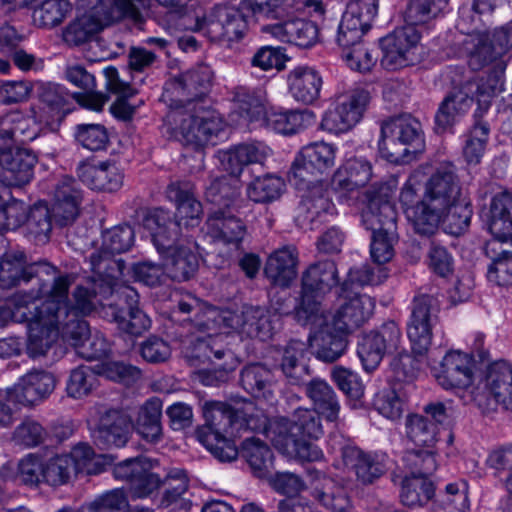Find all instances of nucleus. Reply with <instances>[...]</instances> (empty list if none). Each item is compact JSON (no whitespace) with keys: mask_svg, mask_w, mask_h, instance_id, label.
I'll return each instance as SVG.
<instances>
[{"mask_svg":"<svg viewBox=\"0 0 512 512\" xmlns=\"http://www.w3.org/2000/svg\"><path fill=\"white\" fill-rule=\"evenodd\" d=\"M252 409V404L234 409L225 402L205 401L202 405L205 423L196 431L198 441L219 461L230 462L238 456L234 438L241 431L257 430L263 425L267 438L273 439V436H278L274 431L275 426L285 421L287 436L318 439L323 435L321 414L313 409L297 408L291 419L276 418L268 425L265 420L260 423L258 414L249 413Z\"/></svg>","mask_w":512,"mask_h":512,"instance_id":"1","label":"nucleus"},{"mask_svg":"<svg viewBox=\"0 0 512 512\" xmlns=\"http://www.w3.org/2000/svg\"><path fill=\"white\" fill-rule=\"evenodd\" d=\"M75 279L73 273H61L56 267L48 286L43 284L40 326L35 324L32 328V347L36 351H48L59 337H69L76 344L88 335L89 325L83 317L96 309L100 299H96L89 286L77 285L71 301L69 291Z\"/></svg>","mask_w":512,"mask_h":512,"instance_id":"2","label":"nucleus"},{"mask_svg":"<svg viewBox=\"0 0 512 512\" xmlns=\"http://www.w3.org/2000/svg\"><path fill=\"white\" fill-rule=\"evenodd\" d=\"M177 307L181 313L191 314L188 320L197 331L208 337L218 335L219 340L227 332L225 329L262 341L270 339L275 330L270 311L259 306H244L239 312L220 311L186 293L178 300Z\"/></svg>","mask_w":512,"mask_h":512,"instance_id":"3","label":"nucleus"},{"mask_svg":"<svg viewBox=\"0 0 512 512\" xmlns=\"http://www.w3.org/2000/svg\"><path fill=\"white\" fill-rule=\"evenodd\" d=\"M463 197L462 186L454 167L444 164L425 182L421 200L416 199L413 186L406 184L400 193V202L410 223L428 214L426 224L434 226L440 215Z\"/></svg>","mask_w":512,"mask_h":512,"instance_id":"4","label":"nucleus"},{"mask_svg":"<svg viewBox=\"0 0 512 512\" xmlns=\"http://www.w3.org/2000/svg\"><path fill=\"white\" fill-rule=\"evenodd\" d=\"M143 226L150 232L152 242L161 256L166 274L181 282L192 278L198 270V257L177 237V224L170 219V212L158 208L149 213Z\"/></svg>","mask_w":512,"mask_h":512,"instance_id":"5","label":"nucleus"},{"mask_svg":"<svg viewBox=\"0 0 512 512\" xmlns=\"http://www.w3.org/2000/svg\"><path fill=\"white\" fill-rule=\"evenodd\" d=\"M489 231L494 239L486 246L492 259L487 277L490 282L503 286L512 282V193L495 194L489 209Z\"/></svg>","mask_w":512,"mask_h":512,"instance_id":"6","label":"nucleus"},{"mask_svg":"<svg viewBox=\"0 0 512 512\" xmlns=\"http://www.w3.org/2000/svg\"><path fill=\"white\" fill-rule=\"evenodd\" d=\"M55 266L47 261L40 260L28 263L24 251L15 249L6 252L0 261V288L11 289L24 283H32L28 290H18L15 293H24L35 296V302L42 299L45 292H40L43 284L48 286L51 277L55 274Z\"/></svg>","mask_w":512,"mask_h":512,"instance_id":"7","label":"nucleus"},{"mask_svg":"<svg viewBox=\"0 0 512 512\" xmlns=\"http://www.w3.org/2000/svg\"><path fill=\"white\" fill-rule=\"evenodd\" d=\"M378 146L381 155L389 162L404 161L424 146L421 123L410 114H402L384 121Z\"/></svg>","mask_w":512,"mask_h":512,"instance_id":"8","label":"nucleus"},{"mask_svg":"<svg viewBox=\"0 0 512 512\" xmlns=\"http://www.w3.org/2000/svg\"><path fill=\"white\" fill-rule=\"evenodd\" d=\"M168 119L175 124L182 140L195 146L214 144V139L224 129L220 115L204 105L175 108L168 114Z\"/></svg>","mask_w":512,"mask_h":512,"instance_id":"9","label":"nucleus"},{"mask_svg":"<svg viewBox=\"0 0 512 512\" xmlns=\"http://www.w3.org/2000/svg\"><path fill=\"white\" fill-rule=\"evenodd\" d=\"M470 394L483 412L492 410L493 403L512 411V365L503 360L487 365L477 374Z\"/></svg>","mask_w":512,"mask_h":512,"instance_id":"10","label":"nucleus"},{"mask_svg":"<svg viewBox=\"0 0 512 512\" xmlns=\"http://www.w3.org/2000/svg\"><path fill=\"white\" fill-rule=\"evenodd\" d=\"M338 283L337 268L333 261L311 265L302 276L301 302L296 308V319L317 317L321 309L320 297Z\"/></svg>","mask_w":512,"mask_h":512,"instance_id":"11","label":"nucleus"},{"mask_svg":"<svg viewBox=\"0 0 512 512\" xmlns=\"http://www.w3.org/2000/svg\"><path fill=\"white\" fill-rule=\"evenodd\" d=\"M297 321L302 325H311L308 341L318 359L334 362L343 355L349 332L341 329L340 325H335L332 319L328 321L323 311L318 312L317 317Z\"/></svg>","mask_w":512,"mask_h":512,"instance_id":"12","label":"nucleus"},{"mask_svg":"<svg viewBox=\"0 0 512 512\" xmlns=\"http://www.w3.org/2000/svg\"><path fill=\"white\" fill-rule=\"evenodd\" d=\"M337 147L324 141L310 143L297 154L290 171V181L309 187L313 177L330 171L336 161Z\"/></svg>","mask_w":512,"mask_h":512,"instance_id":"13","label":"nucleus"},{"mask_svg":"<svg viewBox=\"0 0 512 512\" xmlns=\"http://www.w3.org/2000/svg\"><path fill=\"white\" fill-rule=\"evenodd\" d=\"M212 79L211 68L208 65H199L167 82L164 97L168 98L175 108L202 105L200 102H203V98L209 92Z\"/></svg>","mask_w":512,"mask_h":512,"instance_id":"14","label":"nucleus"},{"mask_svg":"<svg viewBox=\"0 0 512 512\" xmlns=\"http://www.w3.org/2000/svg\"><path fill=\"white\" fill-rule=\"evenodd\" d=\"M420 33L412 26L395 29L380 41L381 65L387 70H397L413 65L420 59Z\"/></svg>","mask_w":512,"mask_h":512,"instance_id":"15","label":"nucleus"},{"mask_svg":"<svg viewBox=\"0 0 512 512\" xmlns=\"http://www.w3.org/2000/svg\"><path fill=\"white\" fill-rule=\"evenodd\" d=\"M369 100V93L363 89H355L339 96L324 113L321 129L333 134L349 131L361 120Z\"/></svg>","mask_w":512,"mask_h":512,"instance_id":"16","label":"nucleus"},{"mask_svg":"<svg viewBox=\"0 0 512 512\" xmlns=\"http://www.w3.org/2000/svg\"><path fill=\"white\" fill-rule=\"evenodd\" d=\"M247 29L242 12L235 6L216 5L208 16L197 17L193 28L202 31L212 41L240 40Z\"/></svg>","mask_w":512,"mask_h":512,"instance_id":"17","label":"nucleus"},{"mask_svg":"<svg viewBox=\"0 0 512 512\" xmlns=\"http://www.w3.org/2000/svg\"><path fill=\"white\" fill-rule=\"evenodd\" d=\"M438 311L439 301L432 295H418L413 300L407 335L417 355L425 354L431 345L432 328L437 322Z\"/></svg>","mask_w":512,"mask_h":512,"instance_id":"18","label":"nucleus"},{"mask_svg":"<svg viewBox=\"0 0 512 512\" xmlns=\"http://www.w3.org/2000/svg\"><path fill=\"white\" fill-rule=\"evenodd\" d=\"M475 362L471 355L459 350L448 351L439 366L434 368L437 383L455 392L472 389L477 381Z\"/></svg>","mask_w":512,"mask_h":512,"instance_id":"19","label":"nucleus"},{"mask_svg":"<svg viewBox=\"0 0 512 512\" xmlns=\"http://www.w3.org/2000/svg\"><path fill=\"white\" fill-rule=\"evenodd\" d=\"M401 332L394 321L382 325L379 331H371L361 338L357 354L367 372L375 370L380 364L386 351H396L399 348Z\"/></svg>","mask_w":512,"mask_h":512,"instance_id":"20","label":"nucleus"},{"mask_svg":"<svg viewBox=\"0 0 512 512\" xmlns=\"http://www.w3.org/2000/svg\"><path fill=\"white\" fill-rule=\"evenodd\" d=\"M393 191L384 184L367 192L368 203L361 214L362 223L366 229L397 230V211L391 201Z\"/></svg>","mask_w":512,"mask_h":512,"instance_id":"21","label":"nucleus"},{"mask_svg":"<svg viewBox=\"0 0 512 512\" xmlns=\"http://www.w3.org/2000/svg\"><path fill=\"white\" fill-rule=\"evenodd\" d=\"M150 460L137 457L126 459L113 468L115 478L129 483L135 497L142 498L151 494L161 484V476L154 470Z\"/></svg>","mask_w":512,"mask_h":512,"instance_id":"22","label":"nucleus"},{"mask_svg":"<svg viewBox=\"0 0 512 512\" xmlns=\"http://www.w3.org/2000/svg\"><path fill=\"white\" fill-rule=\"evenodd\" d=\"M35 296L24 293H13L3 304H0V327L9 322L28 323L27 351L32 357L45 355L48 351L38 352L32 347V328L39 324L38 312L40 304L35 305Z\"/></svg>","mask_w":512,"mask_h":512,"instance_id":"23","label":"nucleus"},{"mask_svg":"<svg viewBox=\"0 0 512 512\" xmlns=\"http://www.w3.org/2000/svg\"><path fill=\"white\" fill-rule=\"evenodd\" d=\"M55 385L56 380L52 373L33 370L23 375L14 386L6 389V399L23 406H33L47 398Z\"/></svg>","mask_w":512,"mask_h":512,"instance_id":"24","label":"nucleus"},{"mask_svg":"<svg viewBox=\"0 0 512 512\" xmlns=\"http://www.w3.org/2000/svg\"><path fill=\"white\" fill-rule=\"evenodd\" d=\"M473 211L470 202L464 196L463 198L451 204L446 211L440 215L439 219L434 223L435 225L426 224L428 214L419 217L417 220L411 222L414 231L423 236L433 235L440 225H442L445 232L448 234L459 236L463 234L469 227Z\"/></svg>","mask_w":512,"mask_h":512,"instance_id":"25","label":"nucleus"},{"mask_svg":"<svg viewBox=\"0 0 512 512\" xmlns=\"http://www.w3.org/2000/svg\"><path fill=\"white\" fill-rule=\"evenodd\" d=\"M121 295L127 303V307L110 304L106 308L105 314L120 331L132 336H140L150 328L151 320L137 307L138 293L135 289L124 286Z\"/></svg>","mask_w":512,"mask_h":512,"instance_id":"26","label":"nucleus"},{"mask_svg":"<svg viewBox=\"0 0 512 512\" xmlns=\"http://www.w3.org/2000/svg\"><path fill=\"white\" fill-rule=\"evenodd\" d=\"M167 198L176 205L175 220L177 224V237L180 235V228L196 227L199 225L203 214L201 203L195 198L193 185L189 181H175L170 183L166 189Z\"/></svg>","mask_w":512,"mask_h":512,"instance_id":"27","label":"nucleus"},{"mask_svg":"<svg viewBox=\"0 0 512 512\" xmlns=\"http://www.w3.org/2000/svg\"><path fill=\"white\" fill-rule=\"evenodd\" d=\"M455 90L449 93L441 102L435 115V124L438 132H444L452 127L470 109L473 103L471 79L467 78L464 83L460 79L452 78Z\"/></svg>","mask_w":512,"mask_h":512,"instance_id":"28","label":"nucleus"},{"mask_svg":"<svg viewBox=\"0 0 512 512\" xmlns=\"http://www.w3.org/2000/svg\"><path fill=\"white\" fill-rule=\"evenodd\" d=\"M36 163L37 158L29 149L20 147L0 148L1 174L4 181L13 187L24 186L32 180Z\"/></svg>","mask_w":512,"mask_h":512,"instance_id":"29","label":"nucleus"},{"mask_svg":"<svg viewBox=\"0 0 512 512\" xmlns=\"http://www.w3.org/2000/svg\"><path fill=\"white\" fill-rule=\"evenodd\" d=\"M205 345V356L214 366V371L202 370L198 372L199 381L205 386H214L227 379L230 372L236 370L240 364L235 353L219 341V336L208 337Z\"/></svg>","mask_w":512,"mask_h":512,"instance_id":"30","label":"nucleus"},{"mask_svg":"<svg viewBox=\"0 0 512 512\" xmlns=\"http://www.w3.org/2000/svg\"><path fill=\"white\" fill-rule=\"evenodd\" d=\"M461 52L466 57L469 67L474 71L491 64H494L500 72H504L506 69L507 62L500 59L488 32L467 34L461 42Z\"/></svg>","mask_w":512,"mask_h":512,"instance_id":"31","label":"nucleus"},{"mask_svg":"<svg viewBox=\"0 0 512 512\" xmlns=\"http://www.w3.org/2000/svg\"><path fill=\"white\" fill-rule=\"evenodd\" d=\"M341 296V303L332 317L335 325L351 333L363 325L373 314L375 302L367 294L346 293Z\"/></svg>","mask_w":512,"mask_h":512,"instance_id":"32","label":"nucleus"},{"mask_svg":"<svg viewBox=\"0 0 512 512\" xmlns=\"http://www.w3.org/2000/svg\"><path fill=\"white\" fill-rule=\"evenodd\" d=\"M131 427V420L125 412L110 409L101 416L93 438L101 449L120 448L127 443Z\"/></svg>","mask_w":512,"mask_h":512,"instance_id":"33","label":"nucleus"},{"mask_svg":"<svg viewBox=\"0 0 512 512\" xmlns=\"http://www.w3.org/2000/svg\"><path fill=\"white\" fill-rule=\"evenodd\" d=\"M288 92L302 104L309 105L319 99L323 79L320 72L308 65H298L286 77Z\"/></svg>","mask_w":512,"mask_h":512,"instance_id":"34","label":"nucleus"},{"mask_svg":"<svg viewBox=\"0 0 512 512\" xmlns=\"http://www.w3.org/2000/svg\"><path fill=\"white\" fill-rule=\"evenodd\" d=\"M262 31L283 43L294 44L301 48L313 46L318 41L319 35L318 27L314 22L300 18L265 25Z\"/></svg>","mask_w":512,"mask_h":512,"instance_id":"35","label":"nucleus"},{"mask_svg":"<svg viewBox=\"0 0 512 512\" xmlns=\"http://www.w3.org/2000/svg\"><path fill=\"white\" fill-rule=\"evenodd\" d=\"M81 199V190L76 181L68 176L61 178L55 187L51 208L55 221L61 226L73 222L78 215Z\"/></svg>","mask_w":512,"mask_h":512,"instance_id":"36","label":"nucleus"},{"mask_svg":"<svg viewBox=\"0 0 512 512\" xmlns=\"http://www.w3.org/2000/svg\"><path fill=\"white\" fill-rule=\"evenodd\" d=\"M270 153V148L262 142L242 143L219 152V159L229 174L239 176L244 166L263 164Z\"/></svg>","mask_w":512,"mask_h":512,"instance_id":"37","label":"nucleus"},{"mask_svg":"<svg viewBox=\"0 0 512 512\" xmlns=\"http://www.w3.org/2000/svg\"><path fill=\"white\" fill-rule=\"evenodd\" d=\"M298 251L294 245H284L268 257L264 273L274 284L288 287L297 276Z\"/></svg>","mask_w":512,"mask_h":512,"instance_id":"38","label":"nucleus"},{"mask_svg":"<svg viewBox=\"0 0 512 512\" xmlns=\"http://www.w3.org/2000/svg\"><path fill=\"white\" fill-rule=\"evenodd\" d=\"M80 181L92 190L116 191L123 182V175L115 164L102 162L98 165L81 162L77 167Z\"/></svg>","mask_w":512,"mask_h":512,"instance_id":"39","label":"nucleus"},{"mask_svg":"<svg viewBox=\"0 0 512 512\" xmlns=\"http://www.w3.org/2000/svg\"><path fill=\"white\" fill-rule=\"evenodd\" d=\"M341 455L343 464L352 469L357 478L364 484L374 482L386 471V465L382 457L365 453L355 446L343 447Z\"/></svg>","mask_w":512,"mask_h":512,"instance_id":"40","label":"nucleus"},{"mask_svg":"<svg viewBox=\"0 0 512 512\" xmlns=\"http://www.w3.org/2000/svg\"><path fill=\"white\" fill-rule=\"evenodd\" d=\"M372 164L365 157L347 158L335 171L332 184L335 189L346 192L364 187L372 178Z\"/></svg>","mask_w":512,"mask_h":512,"instance_id":"41","label":"nucleus"},{"mask_svg":"<svg viewBox=\"0 0 512 512\" xmlns=\"http://www.w3.org/2000/svg\"><path fill=\"white\" fill-rule=\"evenodd\" d=\"M308 473L315 481L313 497L322 506L332 512H347L351 508L350 497L343 486L318 470L308 469Z\"/></svg>","mask_w":512,"mask_h":512,"instance_id":"42","label":"nucleus"},{"mask_svg":"<svg viewBox=\"0 0 512 512\" xmlns=\"http://www.w3.org/2000/svg\"><path fill=\"white\" fill-rule=\"evenodd\" d=\"M235 111L245 121L264 120L268 111L267 95L261 87L237 86L232 91Z\"/></svg>","mask_w":512,"mask_h":512,"instance_id":"43","label":"nucleus"},{"mask_svg":"<svg viewBox=\"0 0 512 512\" xmlns=\"http://www.w3.org/2000/svg\"><path fill=\"white\" fill-rule=\"evenodd\" d=\"M207 233L215 240L239 251L246 233L242 221L233 216H225L222 212L215 213L207 219Z\"/></svg>","mask_w":512,"mask_h":512,"instance_id":"44","label":"nucleus"},{"mask_svg":"<svg viewBox=\"0 0 512 512\" xmlns=\"http://www.w3.org/2000/svg\"><path fill=\"white\" fill-rule=\"evenodd\" d=\"M287 423L285 421L276 425L274 431L278 436H273L270 439L272 444L282 453L294 455L302 461L315 462L324 458L322 450L315 444L306 441L305 438H295V436H287L286 432Z\"/></svg>","mask_w":512,"mask_h":512,"instance_id":"45","label":"nucleus"},{"mask_svg":"<svg viewBox=\"0 0 512 512\" xmlns=\"http://www.w3.org/2000/svg\"><path fill=\"white\" fill-rule=\"evenodd\" d=\"M306 394L312 401L314 409L327 421L339 419L340 403L334 389L324 380L314 378L306 384Z\"/></svg>","mask_w":512,"mask_h":512,"instance_id":"46","label":"nucleus"},{"mask_svg":"<svg viewBox=\"0 0 512 512\" xmlns=\"http://www.w3.org/2000/svg\"><path fill=\"white\" fill-rule=\"evenodd\" d=\"M240 383L252 396L273 400L274 375L266 366L258 363L245 366L240 374Z\"/></svg>","mask_w":512,"mask_h":512,"instance_id":"47","label":"nucleus"},{"mask_svg":"<svg viewBox=\"0 0 512 512\" xmlns=\"http://www.w3.org/2000/svg\"><path fill=\"white\" fill-rule=\"evenodd\" d=\"M299 189H308L303 195L300 213L304 220L309 221L312 225L317 221H323L326 216H332L335 213V206L331 202L328 192L322 186H313L312 188L296 185Z\"/></svg>","mask_w":512,"mask_h":512,"instance_id":"48","label":"nucleus"},{"mask_svg":"<svg viewBox=\"0 0 512 512\" xmlns=\"http://www.w3.org/2000/svg\"><path fill=\"white\" fill-rule=\"evenodd\" d=\"M306 352V343L301 340H291L284 349L281 369L293 385L304 383L309 375Z\"/></svg>","mask_w":512,"mask_h":512,"instance_id":"49","label":"nucleus"},{"mask_svg":"<svg viewBox=\"0 0 512 512\" xmlns=\"http://www.w3.org/2000/svg\"><path fill=\"white\" fill-rule=\"evenodd\" d=\"M162 401L153 397L148 399L140 408L136 420L137 432L146 441L157 443L162 438Z\"/></svg>","mask_w":512,"mask_h":512,"instance_id":"50","label":"nucleus"},{"mask_svg":"<svg viewBox=\"0 0 512 512\" xmlns=\"http://www.w3.org/2000/svg\"><path fill=\"white\" fill-rule=\"evenodd\" d=\"M435 495L433 482L427 477L409 475L401 483L400 501L409 508L425 506Z\"/></svg>","mask_w":512,"mask_h":512,"instance_id":"51","label":"nucleus"},{"mask_svg":"<svg viewBox=\"0 0 512 512\" xmlns=\"http://www.w3.org/2000/svg\"><path fill=\"white\" fill-rule=\"evenodd\" d=\"M38 135V127L30 117L12 113L0 119V139H10L25 144L33 141Z\"/></svg>","mask_w":512,"mask_h":512,"instance_id":"52","label":"nucleus"},{"mask_svg":"<svg viewBox=\"0 0 512 512\" xmlns=\"http://www.w3.org/2000/svg\"><path fill=\"white\" fill-rule=\"evenodd\" d=\"M439 429L422 414H409L405 420L406 438L416 447L433 448Z\"/></svg>","mask_w":512,"mask_h":512,"instance_id":"53","label":"nucleus"},{"mask_svg":"<svg viewBox=\"0 0 512 512\" xmlns=\"http://www.w3.org/2000/svg\"><path fill=\"white\" fill-rule=\"evenodd\" d=\"M71 9L67 0H43L33 9V23L40 28H54L65 20Z\"/></svg>","mask_w":512,"mask_h":512,"instance_id":"54","label":"nucleus"},{"mask_svg":"<svg viewBox=\"0 0 512 512\" xmlns=\"http://www.w3.org/2000/svg\"><path fill=\"white\" fill-rule=\"evenodd\" d=\"M448 0H409L402 12L406 26L415 27L428 23L447 5Z\"/></svg>","mask_w":512,"mask_h":512,"instance_id":"55","label":"nucleus"},{"mask_svg":"<svg viewBox=\"0 0 512 512\" xmlns=\"http://www.w3.org/2000/svg\"><path fill=\"white\" fill-rule=\"evenodd\" d=\"M468 488L465 482L449 483L434 502L433 512H468Z\"/></svg>","mask_w":512,"mask_h":512,"instance_id":"56","label":"nucleus"},{"mask_svg":"<svg viewBox=\"0 0 512 512\" xmlns=\"http://www.w3.org/2000/svg\"><path fill=\"white\" fill-rule=\"evenodd\" d=\"M52 210L44 203H37L29 209L26 218L27 235L37 243H45L52 230Z\"/></svg>","mask_w":512,"mask_h":512,"instance_id":"57","label":"nucleus"},{"mask_svg":"<svg viewBox=\"0 0 512 512\" xmlns=\"http://www.w3.org/2000/svg\"><path fill=\"white\" fill-rule=\"evenodd\" d=\"M403 463L410 475L427 477L437 469L438 463L433 448L418 447L408 449L403 455Z\"/></svg>","mask_w":512,"mask_h":512,"instance_id":"58","label":"nucleus"},{"mask_svg":"<svg viewBox=\"0 0 512 512\" xmlns=\"http://www.w3.org/2000/svg\"><path fill=\"white\" fill-rule=\"evenodd\" d=\"M285 188L284 181L275 175L267 174L255 178L247 187V195L256 203H268L278 199Z\"/></svg>","mask_w":512,"mask_h":512,"instance_id":"59","label":"nucleus"},{"mask_svg":"<svg viewBox=\"0 0 512 512\" xmlns=\"http://www.w3.org/2000/svg\"><path fill=\"white\" fill-rule=\"evenodd\" d=\"M135 233L130 225H118L103 234V261L108 255L128 251L134 242Z\"/></svg>","mask_w":512,"mask_h":512,"instance_id":"60","label":"nucleus"},{"mask_svg":"<svg viewBox=\"0 0 512 512\" xmlns=\"http://www.w3.org/2000/svg\"><path fill=\"white\" fill-rule=\"evenodd\" d=\"M235 175H222L213 179L206 189L207 200L217 205L228 206L239 194V180Z\"/></svg>","mask_w":512,"mask_h":512,"instance_id":"61","label":"nucleus"},{"mask_svg":"<svg viewBox=\"0 0 512 512\" xmlns=\"http://www.w3.org/2000/svg\"><path fill=\"white\" fill-rule=\"evenodd\" d=\"M268 127L281 134L297 133L304 126V114L297 110H268L264 118Z\"/></svg>","mask_w":512,"mask_h":512,"instance_id":"62","label":"nucleus"},{"mask_svg":"<svg viewBox=\"0 0 512 512\" xmlns=\"http://www.w3.org/2000/svg\"><path fill=\"white\" fill-rule=\"evenodd\" d=\"M97 384L94 371L85 365L78 366L71 371L66 385L67 395L74 399H81L91 393Z\"/></svg>","mask_w":512,"mask_h":512,"instance_id":"63","label":"nucleus"},{"mask_svg":"<svg viewBox=\"0 0 512 512\" xmlns=\"http://www.w3.org/2000/svg\"><path fill=\"white\" fill-rule=\"evenodd\" d=\"M128 504L124 492L113 489L97 496L93 501L82 505L78 512H119Z\"/></svg>","mask_w":512,"mask_h":512,"instance_id":"64","label":"nucleus"}]
</instances>
